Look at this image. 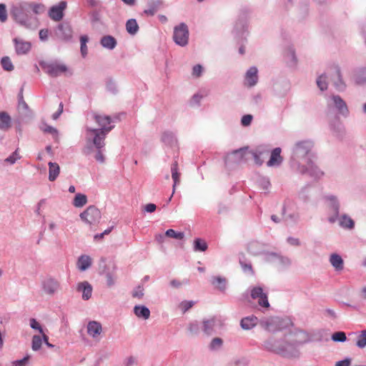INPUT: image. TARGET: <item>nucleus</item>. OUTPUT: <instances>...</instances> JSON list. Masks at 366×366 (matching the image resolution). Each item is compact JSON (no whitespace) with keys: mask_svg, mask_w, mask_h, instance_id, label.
Here are the masks:
<instances>
[{"mask_svg":"<svg viewBox=\"0 0 366 366\" xmlns=\"http://www.w3.org/2000/svg\"><path fill=\"white\" fill-rule=\"evenodd\" d=\"M259 186L264 190H267L270 186V182L267 177H261L259 179Z\"/></svg>","mask_w":366,"mask_h":366,"instance_id":"62","label":"nucleus"},{"mask_svg":"<svg viewBox=\"0 0 366 366\" xmlns=\"http://www.w3.org/2000/svg\"><path fill=\"white\" fill-rule=\"evenodd\" d=\"M207 249V244L202 239L197 238L194 241V250L195 252H204Z\"/></svg>","mask_w":366,"mask_h":366,"instance_id":"48","label":"nucleus"},{"mask_svg":"<svg viewBox=\"0 0 366 366\" xmlns=\"http://www.w3.org/2000/svg\"><path fill=\"white\" fill-rule=\"evenodd\" d=\"M126 29L127 31L131 34L134 35L137 33L139 30V26L138 24L134 19H129L126 23Z\"/></svg>","mask_w":366,"mask_h":366,"instance_id":"41","label":"nucleus"},{"mask_svg":"<svg viewBox=\"0 0 366 366\" xmlns=\"http://www.w3.org/2000/svg\"><path fill=\"white\" fill-rule=\"evenodd\" d=\"M92 286L87 281L78 283L76 290L81 292V297L84 300H88L92 297Z\"/></svg>","mask_w":366,"mask_h":366,"instance_id":"20","label":"nucleus"},{"mask_svg":"<svg viewBox=\"0 0 366 366\" xmlns=\"http://www.w3.org/2000/svg\"><path fill=\"white\" fill-rule=\"evenodd\" d=\"M355 345L360 349L366 347V330L360 331L357 335Z\"/></svg>","mask_w":366,"mask_h":366,"instance_id":"43","label":"nucleus"},{"mask_svg":"<svg viewBox=\"0 0 366 366\" xmlns=\"http://www.w3.org/2000/svg\"><path fill=\"white\" fill-rule=\"evenodd\" d=\"M21 159V156L19 154V149H16L9 157L5 159V162L9 163V164H14L18 159Z\"/></svg>","mask_w":366,"mask_h":366,"instance_id":"56","label":"nucleus"},{"mask_svg":"<svg viewBox=\"0 0 366 366\" xmlns=\"http://www.w3.org/2000/svg\"><path fill=\"white\" fill-rule=\"evenodd\" d=\"M352 79L357 85L366 84V67L355 69L353 73Z\"/></svg>","mask_w":366,"mask_h":366,"instance_id":"24","label":"nucleus"},{"mask_svg":"<svg viewBox=\"0 0 366 366\" xmlns=\"http://www.w3.org/2000/svg\"><path fill=\"white\" fill-rule=\"evenodd\" d=\"M162 2L159 0H155L148 5V8L144 10V14L149 16H153L157 11Z\"/></svg>","mask_w":366,"mask_h":366,"instance_id":"42","label":"nucleus"},{"mask_svg":"<svg viewBox=\"0 0 366 366\" xmlns=\"http://www.w3.org/2000/svg\"><path fill=\"white\" fill-rule=\"evenodd\" d=\"M171 172L172 177L174 180V184L172 186L173 194L175 192L176 187L177 184L179 182V176L180 174L178 172V164L177 162H174L171 167Z\"/></svg>","mask_w":366,"mask_h":366,"instance_id":"38","label":"nucleus"},{"mask_svg":"<svg viewBox=\"0 0 366 366\" xmlns=\"http://www.w3.org/2000/svg\"><path fill=\"white\" fill-rule=\"evenodd\" d=\"M144 288L141 286L137 287L132 293L134 297L142 299L144 296Z\"/></svg>","mask_w":366,"mask_h":366,"instance_id":"64","label":"nucleus"},{"mask_svg":"<svg viewBox=\"0 0 366 366\" xmlns=\"http://www.w3.org/2000/svg\"><path fill=\"white\" fill-rule=\"evenodd\" d=\"M253 119V117L251 114H245L242 117L241 124L244 127L249 126Z\"/></svg>","mask_w":366,"mask_h":366,"instance_id":"61","label":"nucleus"},{"mask_svg":"<svg viewBox=\"0 0 366 366\" xmlns=\"http://www.w3.org/2000/svg\"><path fill=\"white\" fill-rule=\"evenodd\" d=\"M44 292L49 296H53L61 290L60 282L54 277H48L41 282Z\"/></svg>","mask_w":366,"mask_h":366,"instance_id":"11","label":"nucleus"},{"mask_svg":"<svg viewBox=\"0 0 366 366\" xmlns=\"http://www.w3.org/2000/svg\"><path fill=\"white\" fill-rule=\"evenodd\" d=\"M306 173L308 174L311 177L319 179L324 175V172L315 164L313 160L311 161V164H306Z\"/></svg>","mask_w":366,"mask_h":366,"instance_id":"23","label":"nucleus"},{"mask_svg":"<svg viewBox=\"0 0 366 366\" xmlns=\"http://www.w3.org/2000/svg\"><path fill=\"white\" fill-rule=\"evenodd\" d=\"M332 340L334 342H344L347 340L346 335L344 332H337L332 335Z\"/></svg>","mask_w":366,"mask_h":366,"instance_id":"57","label":"nucleus"},{"mask_svg":"<svg viewBox=\"0 0 366 366\" xmlns=\"http://www.w3.org/2000/svg\"><path fill=\"white\" fill-rule=\"evenodd\" d=\"M81 219L89 225L99 223L102 218L100 210L94 205L89 206L79 215Z\"/></svg>","mask_w":366,"mask_h":366,"instance_id":"8","label":"nucleus"},{"mask_svg":"<svg viewBox=\"0 0 366 366\" xmlns=\"http://www.w3.org/2000/svg\"><path fill=\"white\" fill-rule=\"evenodd\" d=\"M1 64L3 69L7 71L14 70V65L9 56H4L1 59Z\"/></svg>","mask_w":366,"mask_h":366,"instance_id":"51","label":"nucleus"},{"mask_svg":"<svg viewBox=\"0 0 366 366\" xmlns=\"http://www.w3.org/2000/svg\"><path fill=\"white\" fill-rule=\"evenodd\" d=\"M165 236L176 239H182L184 237V234L182 232H176L172 229H169L166 231Z\"/></svg>","mask_w":366,"mask_h":366,"instance_id":"52","label":"nucleus"},{"mask_svg":"<svg viewBox=\"0 0 366 366\" xmlns=\"http://www.w3.org/2000/svg\"><path fill=\"white\" fill-rule=\"evenodd\" d=\"M87 203V197L81 193H78L75 195L73 200V205L76 208H81L86 205Z\"/></svg>","mask_w":366,"mask_h":366,"instance_id":"40","label":"nucleus"},{"mask_svg":"<svg viewBox=\"0 0 366 366\" xmlns=\"http://www.w3.org/2000/svg\"><path fill=\"white\" fill-rule=\"evenodd\" d=\"M29 11L35 14H39L44 11V6L41 4L29 3Z\"/></svg>","mask_w":366,"mask_h":366,"instance_id":"53","label":"nucleus"},{"mask_svg":"<svg viewBox=\"0 0 366 366\" xmlns=\"http://www.w3.org/2000/svg\"><path fill=\"white\" fill-rule=\"evenodd\" d=\"M223 340L220 337H214L210 341L208 348L211 352L219 351L223 347Z\"/></svg>","mask_w":366,"mask_h":366,"instance_id":"36","label":"nucleus"},{"mask_svg":"<svg viewBox=\"0 0 366 366\" xmlns=\"http://www.w3.org/2000/svg\"><path fill=\"white\" fill-rule=\"evenodd\" d=\"M104 146H105L104 140H103L102 146H101L99 147H98V146H97L95 144H92V153L94 152V149L95 148L97 149V152L94 156V158L98 162H99L101 164H103L105 161V158L103 154V150H102L104 149Z\"/></svg>","mask_w":366,"mask_h":366,"instance_id":"39","label":"nucleus"},{"mask_svg":"<svg viewBox=\"0 0 366 366\" xmlns=\"http://www.w3.org/2000/svg\"><path fill=\"white\" fill-rule=\"evenodd\" d=\"M310 341L309 334L301 330H295L284 336L283 338L271 337L263 344L264 350L286 357H298L299 347Z\"/></svg>","mask_w":366,"mask_h":366,"instance_id":"1","label":"nucleus"},{"mask_svg":"<svg viewBox=\"0 0 366 366\" xmlns=\"http://www.w3.org/2000/svg\"><path fill=\"white\" fill-rule=\"evenodd\" d=\"M247 148H240L228 154L224 158V163L227 167H232L244 161Z\"/></svg>","mask_w":366,"mask_h":366,"instance_id":"10","label":"nucleus"},{"mask_svg":"<svg viewBox=\"0 0 366 366\" xmlns=\"http://www.w3.org/2000/svg\"><path fill=\"white\" fill-rule=\"evenodd\" d=\"M194 301H192V300H189V301L184 300V301H182V302H180L179 304L178 307L179 308V310H181L182 313H185L189 309H191L194 306Z\"/></svg>","mask_w":366,"mask_h":366,"instance_id":"54","label":"nucleus"},{"mask_svg":"<svg viewBox=\"0 0 366 366\" xmlns=\"http://www.w3.org/2000/svg\"><path fill=\"white\" fill-rule=\"evenodd\" d=\"M285 58L290 66H295L297 64L295 49L290 46L285 51Z\"/></svg>","mask_w":366,"mask_h":366,"instance_id":"27","label":"nucleus"},{"mask_svg":"<svg viewBox=\"0 0 366 366\" xmlns=\"http://www.w3.org/2000/svg\"><path fill=\"white\" fill-rule=\"evenodd\" d=\"M257 324V318L254 316H248L242 318L240 321V326L244 330L252 329Z\"/></svg>","mask_w":366,"mask_h":366,"instance_id":"28","label":"nucleus"},{"mask_svg":"<svg viewBox=\"0 0 366 366\" xmlns=\"http://www.w3.org/2000/svg\"><path fill=\"white\" fill-rule=\"evenodd\" d=\"M219 322V320L215 317L204 320L202 321V330L204 334L207 335L214 334Z\"/></svg>","mask_w":366,"mask_h":366,"instance_id":"17","label":"nucleus"},{"mask_svg":"<svg viewBox=\"0 0 366 366\" xmlns=\"http://www.w3.org/2000/svg\"><path fill=\"white\" fill-rule=\"evenodd\" d=\"M247 29V21L244 17L239 18L235 23L234 32L236 35L243 34Z\"/></svg>","mask_w":366,"mask_h":366,"instance_id":"34","label":"nucleus"},{"mask_svg":"<svg viewBox=\"0 0 366 366\" xmlns=\"http://www.w3.org/2000/svg\"><path fill=\"white\" fill-rule=\"evenodd\" d=\"M330 263L335 269V271H342L344 268V261L342 257L337 254L332 253L330 256Z\"/></svg>","mask_w":366,"mask_h":366,"instance_id":"25","label":"nucleus"},{"mask_svg":"<svg viewBox=\"0 0 366 366\" xmlns=\"http://www.w3.org/2000/svg\"><path fill=\"white\" fill-rule=\"evenodd\" d=\"M88 41H89V38L87 37V36L84 35V36H81L80 37V43H81L80 51H81V54L83 57H85L87 54L86 43L88 42Z\"/></svg>","mask_w":366,"mask_h":366,"instance_id":"55","label":"nucleus"},{"mask_svg":"<svg viewBox=\"0 0 366 366\" xmlns=\"http://www.w3.org/2000/svg\"><path fill=\"white\" fill-rule=\"evenodd\" d=\"M330 79L337 90L340 92L345 90L346 84L342 79L341 70L338 66H334L332 73L330 74Z\"/></svg>","mask_w":366,"mask_h":366,"instance_id":"14","label":"nucleus"},{"mask_svg":"<svg viewBox=\"0 0 366 366\" xmlns=\"http://www.w3.org/2000/svg\"><path fill=\"white\" fill-rule=\"evenodd\" d=\"M87 333L92 338H97L102 332V326L97 321H90L87 325Z\"/></svg>","mask_w":366,"mask_h":366,"instance_id":"21","label":"nucleus"},{"mask_svg":"<svg viewBox=\"0 0 366 366\" xmlns=\"http://www.w3.org/2000/svg\"><path fill=\"white\" fill-rule=\"evenodd\" d=\"M58 31L59 36L64 40H68L71 37V29L68 24H59L58 26Z\"/></svg>","mask_w":366,"mask_h":366,"instance_id":"32","label":"nucleus"},{"mask_svg":"<svg viewBox=\"0 0 366 366\" xmlns=\"http://www.w3.org/2000/svg\"><path fill=\"white\" fill-rule=\"evenodd\" d=\"M314 142L310 139L300 140L295 143L292 148L290 160V167L297 172L305 174L306 164H311L315 158Z\"/></svg>","mask_w":366,"mask_h":366,"instance_id":"3","label":"nucleus"},{"mask_svg":"<svg viewBox=\"0 0 366 366\" xmlns=\"http://www.w3.org/2000/svg\"><path fill=\"white\" fill-rule=\"evenodd\" d=\"M134 315L143 320H148L150 317V311L148 307L144 305H136L134 307Z\"/></svg>","mask_w":366,"mask_h":366,"instance_id":"31","label":"nucleus"},{"mask_svg":"<svg viewBox=\"0 0 366 366\" xmlns=\"http://www.w3.org/2000/svg\"><path fill=\"white\" fill-rule=\"evenodd\" d=\"M281 148L276 147L271 152V155L269 161L267 163L268 167H278L280 166L283 159L281 156Z\"/></svg>","mask_w":366,"mask_h":366,"instance_id":"22","label":"nucleus"},{"mask_svg":"<svg viewBox=\"0 0 366 366\" xmlns=\"http://www.w3.org/2000/svg\"><path fill=\"white\" fill-rule=\"evenodd\" d=\"M11 127V118L6 112H0V130L8 131Z\"/></svg>","mask_w":366,"mask_h":366,"instance_id":"30","label":"nucleus"},{"mask_svg":"<svg viewBox=\"0 0 366 366\" xmlns=\"http://www.w3.org/2000/svg\"><path fill=\"white\" fill-rule=\"evenodd\" d=\"M267 154L268 151L265 149H257L255 151L252 152V154L254 158V162L259 166L262 164L263 158Z\"/></svg>","mask_w":366,"mask_h":366,"instance_id":"37","label":"nucleus"},{"mask_svg":"<svg viewBox=\"0 0 366 366\" xmlns=\"http://www.w3.org/2000/svg\"><path fill=\"white\" fill-rule=\"evenodd\" d=\"M330 107H332L339 114L343 117H347L350 111L345 101L339 95H332L328 103Z\"/></svg>","mask_w":366,"mask_h":366,"instance_id":"9","label":"nucleus"},{"mask_svg":"<svg viewBox=\"0 0 366 366\" xmlns=\"http://www.w3.org/2000/svg\"><path fill=\"white\" fill-rule=\"evenodd\" d=\"M234 366H247L248 360L245 357H239L234 360Z\"/></svg>","mask_w":366,"mask_h":366,"instance_id":"63","label":"nucleus"},{"mask_svg":"<svg viewBox=\"0 0 366 366\" xmlns=\"http://www.w3.org/2000/svg\"><path fill=\"white\" fill-rule=\"evenodd\" d=\"M13 42L15 46V51L18 55L26 54L31 49V44L29 41H24L19 38H14Z\"/></svg>","mask_w":366,"mask_h":366,"instance_id":"18","label":"nucleus"},{"mask_svg":"<svg viewBox=\"0 0 366 366\" xmlns=\"http://www.w3.org/2000/svg\"><path fill=\"white\" fill-rule=\"evenodd\" d=\"M43 337L42 335H34L31 340V349L33 351H39L42 345Z\"/></svg>","mask_w":366,"mask_h":366,"instance_id":"47","label":"nucleus"},{"mask_svg":"<svg viewBox=\"0 0 366 366\" xmlns=\"http://www.w3.org/2000/svg\"><path fill=\"white\" fill-rule=\"evenodd\" d=\"M111 122L109 116L95 112L88 115L86 126V144L82 151L84 154L87 156L92 154V144H95L98 147L102 146L103 140H105L107 134L114 128V126L110 125Z\"/></svg>","mask_w":366,"mask_h":366,"instance_id":"2","label":"nucleus"},{"mask_svg":"<svg viewBox=\"0 0 366 366\" xmlns=\"http://www.w3.org/2000/svg\"><path fill=\"white\" fill-rule=\"evenodd\" d=\"M189 29L185 23H180L174 27L172 38L177 45L186 46L189 43Z\"/></svg>","mask_w":366,"mask_h":366,"instance_id":"7","label":"nucleus"},{"mask_svg":"<svg viewBox=\"0 0 366 366\" xmlns=\"http://www.w3.org/2000/svg\"><path fill=\"white\" fill-rule=\"evenodd\" d=\"M40 65L42 69L51 77H57L68 71L67 66L58 61H43Z\"/></svg>","mask_w":366,"mask_h":366,"instance_id":"6","label":"nucleus"},{"mask_svg":"<svg viewBox=\"0 0 366 366\" xmlns=\"http://www.w3.org/2000/svg\"><path fill=\"white\" fill-rule=\"evenodd\" d=\"M258 69L256 66H251L244 75V85L247 87H253L258 82Z\"/></svg>","mask_w":366,"mask_h":366,"instance_id":"15","label":"nucleus"},{"mask_svg":"<svg viewBox=\"0 0 366 366\" xmlns=\"http://www.w3.org/2000/svg\"><path fill=\"white\" fill-rule=\"evenodd\" d=\"M29 325L31 327V329L34 330H37L39 331V332L42 335L44 334V330L42 329V327L41 326V325L36 321V319L34 318H31L30 320H29Z\"/></svg>","mask_w":366,"mask_h":366,"instance_id":"58","label":"nucleus"},{"mask_svg":"<svg viewBox=\"0 0 366 366\" xmlns=\"http://www.w3.org/2000/svg\"><path fill=\"white\" fill-rule=\"evenodd\" d=\"M66 3L61 1L59 4L53 6L49 11V17L55 21H59L62 19L64 16V10L66 9Z\"/></svg>","mask_w":366,"mask_h":366,"instance_id":"16","label":"nucleus"},{"mask_svg":"<svg viewBox=\"0 0 366 366\" xmlns=\"http://www.w3.org/2000/svg\"><path fill=\"white\" fill-rule=\"evenodd\" d=\"M329 210L327 221L330 224L337 222L338 214L340 213V202L338 197L333 194H328L324 197Z\"/></svg>","mask_w":366,"mask_h":366,"instance_id":"5","label":"nucleus"},{"mask_svg":"<svg viewBox=\"0 0 366 366\" xmlns=\"http://www.w3.org/2000/svg\"><path fill=\"white\" fill-rule=\"evenodd\" d=\"M284 320L277 317L267 318L261 322L262 327L270 332H276L283 329Z\"/></svg>","mask_w":366,"mask_h":366,"instance_id":"12","label":"nucleus"},{"mask_svg":"<svg viewBox=\"0 0 366 366\" xmlns=\"http://www.w3.org/2000/svg\"><path fill=\"white\" fill-rule=\"evenodd\" d=\"M92 265V258L86 254L81 255L77 260L76 267L80 271L88 269Z\"/></svg>","mask_w":366,"mask_h":366,"instance_id":"29","label":"nucleus"},{"mask_svg":"<svg viewBox=\"0 0 366 366\" xmlns=\"http://www.w3.org/2000/svg\"><path fill=\"white\" fill-rule=\"evenodd\" d=\"M162 140L168 145H173L177 142L174 134L170 132H164L162 136Z\"/></svg>","mask_w":366,"mask_h":366,"instance_id":"45","label":"nucleus"},{"mask_svg":"<svg viewBox=\"0 0 366 366\" xmlns=\"http://www.w3.org/2000/svg\"><path fill=\"white\" fill-rule=\"evenodd\" d=\"M10 14L13 19L19 25L30 29L36 21V18L31 15L29 2H21L13 5L10 9Z\"/></svg>","mask_w":366,"mask_h":366,"instance_id":"4","label":"nucleus"},{"mask_svg":"<svg viewBox=\"0 0 366 366\" xmlns=\"http://www.w3.org/2000/svg\"><path fill=\"white\" fill-rule=\"evenodd\" d=\"M100 44L106 49L113 50L116 47L117 41L114 36L106 35L101 38Z\"/></svg>","mask_w":366,"mask_h":366,"instance_id":"26","label":"nucleus"},{"mask_svg":"<svg viewBox=\"0 0 366 366\" xmlns=\"http://www.w3.org/2000/svg\"><path fill=\"white\" fill-rule=\"evenodd\" d=\"M49 179L54 182L59 176L60 172V167L56 162H49Z\"/></svg>","mask_w":366,"mask_h":366,"instance_id":"33","label":"nucleus"},{"mask_svg":"<svg viewBox=\"0 0 366 366\" xmlns=\"http://www.w3.org/2000/svg\"><path fill=\"white\" fill-rule=\"evenodd\" d=\"M327 76L323 74L319 76L317 79V85L321 91H325L327 89L328 84L327 81Z\"/></svg>","mask_w":366,"mask_h":366,"instance_id":"49","label":"nucleus"},{"mask_svg":"<svg viewBox=\"0 0 366 366\" xmlns=\"http://www.w3.org/2000/svg\"><path fill=\"white\" fill-rule=\"evenodd\" d=\"M337 222L342 229L352 230L355 228V222L347 214L339 213Z\"/></svg>","mask_w":366,"mask_h":366,"instance_id":"19","label":"nucleus"},{"mask_svg":"<svg viewBox=\"0 0 366 366\" xmlns=\"http://www.w3.org/2000/svg\"><path fill=\"white\" fill-rule=\"evenodd\" d=\"M8 18L6 6L4 4H0V21L4 23Z\"/></svg>","mask_w":366,"mask_h":366,"instance_id":"59","label":"nucleus"},{"mask_svg":"<svg viewBox=\"0 0 366 366\" xmlns=\"http://www.w3.org/2000/svg\"><path fill=\"white\" fill-rule=\"evenodd\" d=\"M41 130L45 133L51 134L54 136V139L58 142L59 141V132L58 130L46 124H44L41 127Z\"/></svg>","mask_w":366,"mask_h":366,"instance_id":"46","label":"nucleus"},{"mask_svg":"<svg viewBox=\"0 0 366 366\" xmlns=\"http://www.w3.org/2000/svg\"><path fill=\"white\" fill-rule=\"evenodd\" d=\"M298 198L302 202H307L310 199V188L308 186L303 187L298 192Z\"/></svg>","mask_w":366,"mask_h":366,"instance_id":"50","label":"nucleus"},{"mask_svg":"<svg viewBox=\"0 0 366 366\" xmlns=\"http://www.w3.org/2000/svg\"><path fill=\"white\" fill-rule=\"evenodd\" d=\"M270 257L275 258L277 262L279 264L283 265V266H289L291 264V260L287 257H284L282 255H280L277 253H271L269 254Z\"/></svg>","mask_w":366,"mask_h":366,"instance_id":"44","label":"nucleus"},{"mask_svg":"<svg viewBox=\"0 0 366 366\" xmlns=\"http://www.w3.org/2000/svg\"><path fill=\"white\" fill-rule=\"evenodd\" d=\"M250 296L253 300L258 299L259 306L266 308L269 307L267 295L263 292L262 287L257 286L251 288Z\"/></svg>","mask_w":366,"mask_h":366,"instance_id":"13","label":"nucleus"},{"mask_svg":"<svg viewBox=\"0 0 366 366\" xmlns=\"http://www.w3.org/2000/svg\"><path fill=\"white\" fill-rule=\"evenodd\" d=\"M211 282L217 289L221 292L225 291L227 280L224 277L220 276L212 277Z\"/></svg>","mask_w":366,"mask_h":366,"instance_id":"35","label":"nucleus"},{"mask_svg":"<svg viewBox=\"0 0 366 366\" xmlns=\"http://www.w3.org/2000/svg\"><path fill=\"white\" fill-rule=\"evenodd\" d=\"M19 108L25 111H27L29 109L28 104L24 100L22 90L20 92L19 94Z\"/></svg>","mask_w":366,"mask_h":366,"instance_id":"60","label":"nucleus"}]
</instances>
